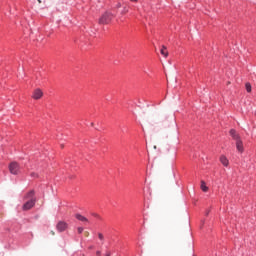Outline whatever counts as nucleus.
Returning <instances> with one entry per match:
<instances>
[{
  "instance_id": "obj_2",
  "label": "nucleus",
  "mask_w": 256,
  "mask_h": 256,
  "mask_svg": "<svg viewBox=\"0 0 256 256\" xmlns=\"http://www.w3.org/2000/svg\"><path fill=\"white\" fill-rule=\"evenodd\" d=\"M114 17H115V15H113V13L105 12L99 18V22L98 23H99V25H109V23H111V21H113Z\"/></svg>"
},
{
  "instance_id": "obj_6",
  "label": "nucleus",
  "mask_w": 256,
  "mask_h": 256,
  "mask_svg": "<svg viewBox=\"0 0 256 256\" xmlns=\"http://www.w3.org/2000/svg\"><path fill=\"white\" fill-rule=\"evenodd\" d=\"M236 149L239 151V153H243V141H241V138L236 140Z\"/></svg>"
},
{
  "instance_id": "obj_7",
  "label": "nucleus",
  "mask_w": 256,
  "mask_h": 256,
  "mask_svg": "<svg viewBox=\"0 0 256 256\" xmlns=\"http://www.w3.org/2000/svg\"><path fill=\"white\" fill-rule=\"evenodd\" d=\"M75 217H76V219H78V221H81L82 223H88L89 222L87 217H85L81 214H76Z\"/></svg>"
},
{
  "instance_id": "obj_1",
  "label": "nucleus",
  "mask_w": 256,
  "mask_h": 256,
  "mask_svg": "<svg viewBox=\"0 0 256 256\" xmlns=\"http://www.w3.org/2000/svg\"><path fill=\"white\" fill-rule=\"evenodd\" d=\"M25 199H28V201H26L22 206L23 211H29V209H33V207H35V203H37V199L35 198V191L30 190L26 194Z\"/></svg>"
},
{
  "instance_id": "obj_14",
  "label": "nucleus",
  "mask_w": 256,
  "mask_h": 256,
  "mask_svg": "<svg viewBox=\"0 0 256 256\" xmlns=\"http://www.w3.org/2000/svg\"><path fill=\"white\" fill-rule=\"evenodd\" d=\"M98 237H99L100 241H103L104 237L101 233L98 234Z\"/></svg>"
},
{
  "instance_id": "obj_8",
  "label": "nucleus",
  "mask_w": 256,
  "mask_h": 256,
  "mask_svg": "<svg viewBox=\"0 0 256 256\" xmlns=\"http://www.w3.org/2000/svg\"><path fill=\"white\" fill-rule=\"evenodd\" d=\"M220 162L222 163V165H224V167H229V159H227V157L225 156H220Z\"/></svg>"
},
{
  "instance_id": "obj_20",
  "label": "nucleus",
  "mask_w": 256,
  "mask_h": 256,
  "mask_svg": "<svg viewBox=\"0 0 256 256\" xmlns=\"http://www.w3.org/2000/svg\"><path fill=\"white\" fill-rule=\"evenodd\" d=\"M38 3H41V0H38Z\"/></svg>"
},
{
  "instance_id": "obj_9",
  "label": "nucleus",
  "mask_w": 256,
  "mask_h": 256,
  "mask_svg": "<svg viewBox=\"0 0 256 256\" xmlns=\"http://www.w3.org/2000/svg\"><path fill=\"white\" fill-rule=\"evenodd\" d=\"M230 135H231L232 139H234L235 141H238L239 139H241L239 137V134H237V132L235 130H233V129L230 130Z\"/></svg>"
},
{
  "instance_id": "obj_19",
  "label": "nucleus",
  "mask_w": 256,
  "mask_h": 256,
  "mask_svg": "<svg viewBox=\"0 0 256 256\" xmlns=\"http://www.w3.org/2000/svg\"><path fill=\"white\" fill-rule=\"evenodd\" d=\"M209 212H210L209 210L206 211V216L209 215Z\"/></svg>"
},
{
  "instance_id": "obj_3",
  "label": "nucleus",
  "mask_w": 256,
  "mask_h": 256,
  "mask_svg": "<svg viewBox=\"0 0 256 256\" xmlns=\"http://www.w3.org/2000/svg\"><path fill=\"white\" fill-rule=\"evenodd\" d=\"M21 167L17 164V162H12L9 166V171L12 175H19Z\"/></svg>"
},
{
  "instance_id": "obj_21",
  "label": "nucleus",
  "mask_w": 256,
  "mask_h": 256,
  "mask_svg": "<svg viewBox=\"0 0 256 256\" xmlns=\"http://www.w3.org/2000/svg\"><path fill=\"white\" fill-rule=\"evenodd\" d=\"M93 125H94V124L92 123L91 126L93 127Z\"/></svg>"
},
{
  "instance_id": "obj_11",
  "label": "nucleus",
  "mask_w": 256,
  "mask_h": 256,
  "mask_svg": "<svg viewBox=\"0 0 256 256\" xmlns=\"http://www.w3.org/2000/svg\"><path fill=\"white\" fill-rule=\"evenodd\" d=\"M160 53H161V55H163V57L169 56V52L167 51V47H165V46H162Z\"/></svg>"
},
{
  "instance_id": "obj_18",
  "label": "nucleus",
  "mask_w": 256,
  "mask_h": 256,
  "mask_svg": "<svg viewBox=\"0 0 256 256\" xmlns=\"http://www.w3.org/2000/svg\"><path fill=\"white\" fill-rule=\"evenodd\" d=\"M96 254L99 256L101 255V251H97Z\"/></svg>"
},
{
  "instance_id": "obj_17",
  "label": "nucleus",
  "mask_w": 256,
  "mask_h": 256,
  "mask_svg": "<svg viewBox=\"0 0 256 256\" xmlns=\"http://www.w3.org/2000/svg\"><path fill=\"white\" fill-rule=\"evenodd\" d=\"M105 256H111V252H107Z\"/></svg>"
},
{
  "instance_id": "obj_10",
  "label": "nucleus",
  "mask_w": 256,
  "mask_h": 256,
  "mask_svg": "<svg viewBox=\"0 0 256 256\" xmlns=\"http://www.w3.org/2000/svg\"><path fill=\"white\" fill-rule=\"evenodd\" d=\"M200 189H201L204 193H207V192L209 191V187H207V184H206L203 180L201 181Z\"/></svg>"
},
{
  "instance_id": "obj_12",
  "label": "nucleus",
  "mask_w": 256,
  "mask_h": 256,
  "mask_svg": "<svg viewBox=\"0 0 256 256\" xmlns=\"http://www.w3.org/2000/svg\"><path fill=\"white\" fill-rule=\"evenodd\" d=\"M247 93H251V83H246L245 85Z\"/></svg>"
},
{
  "instance_id": "obj_22",
  "label": "nucleus",
  "mask_w": 256,
  "mask_h": 256,
  "mask_svg": "<svg viewBox=\"0 0 256 256\" xmlns=\"http://www.w3.org/2000/svg\"><path fill=\"white\" fill-rule=\"evenodd\" d=\"M131 1H137V0H131Z\"/></svg>"
},
{
  "instance_id": "obj_15",
  "label": "nucleus",
  "mask_w": 256,
  "mask_h": 256,
  "mask_svg": "<svg viewBox=\"0 0 256 256\" xmlns=\"http://www.w3.org/2000/svg\"><path fill=\"white\" fill-rule=\"evenodd\" d=\"M85 237H89V232H84Z\"/></svg>"
},
{
  "instance_id": "obj_16",
  "label": "nucleus",
  "mask_w": 256,
  "mask_h": 256,
  "mask_svg": "<svg viewBox=\"0 0 256 256\" xmlns=\"http://www.w3.org/2000/svg\"><path fill=\"white\" fill-rule=\"evenodd\" d=\"M51 235H55V231L51 230L50 231Z\"/></svg>"
},
{
  "instance_id": "obj_13",
  "label": "nucleus",
  "mask_w": 256,
  "mask_h": 256,
  "mask_svg": "<svg viewBox=\"0 0 256 256\" xmlns=\"http://www.w3.org/2000/svg\"><path fill=\"white\" fill-rule=\"evenodd\" d=\"M77 231L79 234L83 233V227H78Z\"/></svg>"
},
{
  "instance_id": "obj_5",
  "label": "nucleus",
  "mask_w": 256,
  "mask_h": 256,
  "mask_svg": "<svg viewBox=\"0 0 256 256\" xmlns=\"http://www.w3.org/2000/svg\"><path fill=\"white\" fill-rule=\"evenodd\" d=\"M41 97H43V91H41V89H36L34 90L33 94H32V99H41Z\"/></svg>"
},
{
  "instance_id": "obj_4",
  "label": "nucleus",
  "mask_w": 256,
  "mask_h": 256,
  "mask_svg": "<svg viewBox=\"0 0 256 256\" xmlns=\"http://www.w3.org/2000/svg\"><path fill=\"white\" fill-rule=\"evenodd\" d=\"M69 224L65 221H59L56 225V229L58 233H63V231H67Z\"/></svg>"
}]
</instances>
